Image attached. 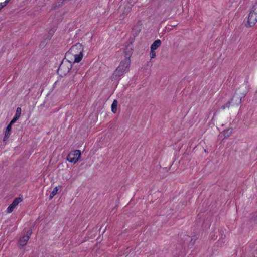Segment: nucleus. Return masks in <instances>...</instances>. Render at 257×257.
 Returning <instances> with one entry per match:
<instances>
[{"instance_id": "nucleus-17", "label": "nucleus", "mask_w": 257, "mask_h": 257, "mask_svg": "<svg viewBox=\"0 0 257 257\" xmlns=\"http://www.w3.org/2000/svg\"><path fill=\"white\" fill-rule=\"evenodd\" d=\"M6 4L5 3V2H3V3H0V9H2L3 8H4L5 6H6Z\"/></svg>"}, {"instance_id": "nucleus-6", "label": "nucleus", "mask_w": 257, "mask_h": 257, "mask_svg": "<svg viewBox=\"0 0 257 257\" xmlns=\"http://www.w3.org/2000/svg\"><path fill=\"white\" fill-rule=\"evenodd\" d=\"M22 199L20 197L16 198L13 201V202L7 208V213H11L14 209V208L18 205V204L22 201Z\"/></svg>"}, {"instance_id": "nucleus-5", "label": "nucleus", "mask_w": 257, "mask_h": 257, "mask_svg": "<svg viewBox=\"0 0 257 257\" xmlns=\"http://www.w3.org/2000/svg\"><path fill=\"white\" fill-rule=\"evenodd\" d=\"M248 25L247 27H252L257 22V14L253 11H251L248 17Z\"/></svg>"}, {"instance_id": "nucleus-13", "label": "nucleus", "mask_w": 257, "mask_h": 257, "mask_svg": "<svg viewBox=\"0 0 257 257\" xmlns=\"http://www.w3.org/2000/svg\"><path fill=\"white\" fill-rule=\"evenodd\" d=\"M150 57L151 59L154 58L156 57V52H155V50L151 49Z\"/></svg>"}, {"instance_id": "nucleus-7", "label": "nucleus", "mask_w": 257, "mask_h": 257, "mask_svg": "<svg viewBox=\"0 0 257 257\" xmlns=\"http://www.w3.org/2000/svg\"><path fill=\"white\" fill-rule=\"evenodd\" d=\"M32 230H29L27 231V233L25 235L23 236L22 238H21L19 240V244L22 246H23L25 245L28 242L30 235L32 234Z\"/></svg>"}, {"instance_id": "nucleus-16", "label": "nucleus", "mask_w": 257, "mask_h": 257, "mask_svg": "<svg viewBox=\"0 0 257 257\" xmlns=\"http://www.w3.org/2000/svg\"><path fill=\"white\" fill-rule=\"evenodd\" d=\"M13 123H11V121L9 123V124L7 126L6 130L11 131L12 125Z\"/></svg>"}, {"instance_id": "nucleus-10", "label": "nucleus", "mask_w": 257, "mask_h": 257, "mask_svg": "<svg viewBox=\"0 0 257 257\" xmlns=\"http://www.w3.org/2000/svg\"><path fill=\"white\" fill-rule=\"evenodd\" d=\"M58 191V189L57 187H55L50 195L49 199H52L53 197L57 193Z\"/></svg>"}, {"instance_id": "nucleus-22", "label": "nucleus", "mask_w": 257, "mask_h": 257, "mask_svg": "<svg viewBox=\"0 0 257 257\" xmlns=\"http://www.w3.org/2000/svg\"><path fill=\"white\" fill-rule=\"evenodd\" d=\"M5 3L7 4L9 2L7 1V0H6L5 2Z\"/></svg>"}, {"instance_id": "nucleus-1", "label": "nucleus", "mask_w": 257, "mask_h": 257, "mask_svg": "<svg viewBox=\"0 0 257 257\" xmlns=\"http://www.w3.org/2000/svg\"><path fill=\"white\" fill-rule=\"evenodd\" d=\"M133 49L131 46H127L124 51L125 58L122 60L118 67L116 69L113 74L116 76H120L129 70L130 66V57L132 54Z\"/></svg>"}, {"instance_id": "nucleus-24", "label": "nucleus", "mask_w": 257, "mask_h": 257, "mask_svg": "<svg viewBox=\"0 0 257 257\" xmlns=\"http://www.w3.org/2000/svg\"><path fill=\"white\" fill-rule=\"evenodd\" d=\"M10 0H7V2H9Z\"/></svg>"}, {"instance_id": "nucleus-18", "label": "nucleus", "mask_w": 257, "mask_h": 257, "mask_svg": "<svg viewBox=\"0 0 257 257\" xmlns=\"http://www.w3.org/2000/svg\"><path fill=\"white\" fill-rule=\"evenodd\" d=\"M6 4L5 3V2H3V3H0V9H2L3 8H4L5 6H6Z\"/></svg>"}, {"instance_id": "nucleus-12", "label": "nucleus", "mask_w": 257, "mask_h": 257, "mask_svg": "<svg viewBox=\"0 0 257 257\" xmlns=\"http://www.w3.org/2000/svg\"><path fill=\"white\" fill-rule=\"evenodd\" d=\"M11 131L6 130L5 133V137L4 138V141H6L9 137V135H10Z\"/></svg>"}, {"instance_id": "nucleus-19", "label": "nucleus", "mask_w": 257, "mask_h": 257, "mask_svg": "<svg viewBox=\"0 0 257 257\" xmlns=\"http://www.w3.org/2000/svg\"><path fill=\"white\" fill-rule=\"evenodd\" d=\"M117 111V106H114V102H113V113H115Z\"/></svg>"}, {"instance_id": "nucleus-15", "label": "nucleus", "mask_w": 257, "mask_h": 257, "mask_svg": "<svg viewBox=\"0 0 257 257\" xmlns=\"http://www.w3.org/2000/svg\"><path fill=\"white\" fill-rule=\"evenodd\" d=\"M230 102H227V103H226V104H225V105H223V106H222V108L223 109H225V107H228H228H229V106H230Z\"/></svg>"}, {"instance_id": "nucleus-9", "label": "nucleus", "mask_w": 257, "mask_h": 257, "mask_svg": "<svg viewBox=\"0 0 257 257\" xmlns=\"http://www.w3.org/2000/svg\"><path fill=\"white\" fill-rule=\"evenodd\" d=\"M161 45V41L160 39L155 40L151 46V49L155 50L158 48Z\"/></svg>"}, {"instance_id": "nucleus-20", "label": "nucleus", "mask_w": 257, "mask_h": 257, "mask_svg": "<svg viewBox=\"0 0 257 257\" xmlns=\"http://www.w3.org/2000/svg\"><path fill=\"white\" fill-rule=\"evenodd\" d=\"M113 102H114V106H117V101L116 100H113Z\"/></svg>"}, {"instance_id": "nucleus-11", "label": "nucleus", "mask_w": 257, "mask_h": 257, "mask_svg": "<svg viewBox=\"0 0 257 257\" xmlns=\"http://www.w3.org/2000/svg\"><path fill=\"white\" fill-rule=\"evenodd\" d=\"M226 242V240L225 239V237L224 238H223L222 237L221 239H220L219 240H218V243L220 245H222L223 244H224Z\"/></svg>"}, {"instance_id": "nucleus-14", "label": "nucleus", "mask_w": 257, "mask_h": 257, "mask_svg": "<svg viewBox=\"0 0 257 257\" xmlns=\"http://www.w3.org/2000/svg\"><path fill=\"white\" fill-rule=\"evenodd\" d=\"M252 11L257 14V3H256L253 6Z\"/></svg>"}, {"instance_id": "nucleus-4", "label": "nucleus", "mask_w": 257, "mask_h": 257, "mask_svg": "<svg viewBox=\"0 0 257 257\" xmlns=\"http://www.w3.org/2000/svg\"><path fill=\"white\" fill-rule=\"evenodd\" d=\"M81 156V152L79 150H76L69 153L67 157L68 161L75 163L79 160Z\"/></svg>"}, {"instance_id": "nucleus-3", "label": "nucleus", "mask_w": 257, "mask_h": 257, "mask_svg": "<svg viewBox=\"0 0 257 257\" xmlns=\"http://www.w3.org/2000/svg\"><path fill=\"white\" fill-rule=\"evenodd\" d=\"M71 67L72 65L69 61L63 60L58 69V73L61 76L66 75Z\"/></svg>"}, {"instance_id": "nucleus-21", "label": "nucleus", "mask_w": 257, "mask_h": 257, "mask_svg": "<svg viewBox=\"0 0 257 257\" xmlns=\"http://www.w3.org/2000/svg\"><path fill=\"white\" fill-rule=\"evenodd\" d=\"M127 1L130 3H132V2L135 3L136 1H137V0H127Z\"/></svg>"}, {"instance_id": "nucleus-8", "label": "nucleus", "mask_w": 257, "mask_h": 257, "mask_svg": "<svg viewBox=\"0 0 257 257\" xmlns=\"http://www.w3.org/2000/svg\"><path fill=\"white\" fill-rule=\"evenodd\" d=\"M21 114V109L20 107H18L16 109L15 115L12 120H11V123H14L20 117Z\"/></svg>"}, {"instance_id": "nucleus-2", "label": "nucleus", "mask_w": 257, "mask_h": 257, "mask_svg": "<svg viewBox=\"0 0 257 257\" xmlns=\"http://www.w3.org/2000/svg\"><path fill=\"white\" fill-rule=\"evenodd\" d=\"M83 46L80 43H77L72 46L66 53V56L70 57L72 55L74 58V62H79L83 58Z\"/></svg>"}, {"instance_id": "nucleus-23", "label": "nucleus", "mask_w": 257, "mask_h": 257, "mask_svg": "<svg viewBox=\"0 0 257 257\" xmlns=\"http://www.w3.org/2000/svg\"><path fill=\"white\" fill-rule=\"evenodd\" d=\"M111 110H112V104L111 106Z\"/></svg>"}]
</instances>
